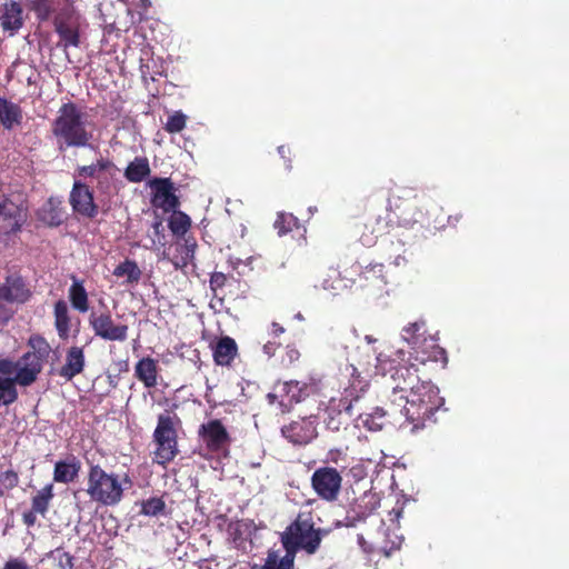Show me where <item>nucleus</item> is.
Returning a JSON list of instances; mask_svg holds the SVG:
<instances>
[{
  "mask_svg": "<svg viewBox=\"0 0 569 569\" xmlns=\"http://www.w3.org/2000/svg\"><path fill=\"white\" fill-rule=\"evenodd\" d=\"M376 373L383 378L388 375L392 381L388 401L403 417L400 427L411 426V431L426 427L433 415L443 405L439 389L429 380H421L415 363L402 365L396 358L380 353L377 357Z\"/></svg>",
  "mask_w": 569,
  "mask_h": 569,
  "instance_id": "1",
  "label": "nucleus"
},
{
  "mask_svg": "<svg viewBox=\"0 0 569 569\" xmlns=\"http://www.w3.org/2000/svg\"><path fill=\"white\" fill-rule=\"evenodd\" d=\"M327 533V529L316 527L312 511H300L280 536L284 556L279 559L276 551H269L260 569H295L297 552L303 550L315 555Z\"/></svg>",
  "mask_w": 569,
  "mask_h": 569,
  "instance_id": "2",
  "label": "nucleus"
},
{
  "mask_svg": "<svg viewBox=\"0 0 569 569\" xmlns=\"http://www.w3.org/2000/svg\"><path fill=\"white\" fill-rule=\"evenodd\" d=\"M51 133L60 152L70 148H89L93 141V130L86 113L72 101L62 103L58 109L51 122Z\"/></svg>",
  "mask_w": 569,
  "mask_h": 569,
  "instance_id": "3",
  "label": "nucleus"
},
{
  "mask_svg": "<svg viewBox=\"0 0 569 569\" xmlns=\"http://www.w3.org/2000/svg\"><path fill=\"white\" fill-rule=\"evenodd\" d=\"M31 351L21 357V365L12 379L0 380V407L10 406L18 400L17 385L29 387L38 379L43 362L48 359L51 347L48 341L39 335H33L28 340Z\"/></svg>",
  "mask_w": 569,
  "mask_h": 569,
  "instance_id": "4",
  "label": "nucleus"
},
{
  "mask_svg": "<svg viewBox=\"0 0 569 569\" xmlns=\"http://www.w3.org/2000/svg\"><path fill=\"white\" fill-rule=\"evenodd\" d=\"M87 489L86 492L92 502L102 507H114L119 505L126 489L132 486V480L127 473L119 476L114 472H107L99 463L87 460Z\"/></svg>",
  "mask_w": 569,
  "mask_h": 569,
  "instance_id": "5",
  "label": "nucleus"
},
{
  "mask_svg": "<svg viewBox=\"0 0 569 569\" xmlns=\"http://www.w3.org/2000/svg\"><path fill=\"white\" fill-rule=\"evenodd\" d=\"M389 210L395 216L399 228H412L428 220L430 201L425 194L411 188H402L389 199Z\"/></svg>",
  "mask_w": 569,
  "mask_h": 569,
  "instance_id": "6",
  "label": "nucleus"
},
{
  "mask_svg": "<svg viewBox=\"0 0 569 569\" xmlns=\"http://www.w3.org/2000/svg\"><path fill=\"white\" fill-rule=\"evenodd\" d=\"M368 382L362 380L360 376L352 375V381L348 388L345 389L340 398H331L329 406L326 410L327 418L325 419L326 426L332 431H339L346 421L342 419V413L352 417L355 408L360 402L362 393L366 392Z\"/></svg>",
  "mask_w": 569,
  "mask_h": 569,
  "instance_id": "7",
  "label": "nucleus"
},
{
  "mask_svg": "<svg viewBox=\"0 0 569 569\" xmlns=\"http://www.w3.org/2000/svg\"><path fill=\"white\" fill-rule=\"evenodd\" d=\"M80 178H92L96 181V191L103 199H111L118 194L120 182L117 178L118 168L108 158L100 157L91 164L80 166L76 170Z\"/></svg>",
  "mask_w": 569,
  "mask_h": 569,
  "instance_id": "8",
  "label": "nucleus"
},
{
  "mask_svg": "<svg viewBox=\"0 0 569 569\" xmlns=\"http://www.w3.org/2000/svg\"><path fill=\"white\" fill-rule=\"evenodd\" d=\"M54 31L59 37L57 47L68 56L70 47L78 48L81 43L80 14L72 4L61 8L52 18Z\"/></svg>",
  "mask_w": 569,
  "mask_h": 569,
  "instance_id": "9",
  "label": "nucleus"
},
{
  "mask_svg": "<svg viewBox=\"0 0 569 569\" xmlns=\"http://www.w3.org/2000/svg\"><path fill=\"white\" fill-rule=\"evenodd\" d=\"M342 480V475L337 468L322 466L311 475L310 485L320 500L335 502L340 496Z\"/></svg>",
  "mask_w": 569,
  "mask_h": 569,
  "instance_id": "10",
  "label": "nucleus"
},
{
  "mask_svg": "<svg viewBox=\"0 0 569 569\" xmlns=\"http://www.w3.org/2000/svg\"><path fill=\"white\" fill-rule=\"evenodd\" d=\"M198 437L210 453L228 456L232 438L220 419H211L200 425Z\"/></svg>",
  "mask_w": 569,
  "mask_h": 569,
  "instance_id": "11",
  "label": "nucleus"
},
{
  "mask_svg": "<svg viewBox=\"0 0 569 569\" xmlns=\"http://www.w3.org/2000/svg\"><path fill=\"white\" fill-rule=\"evenodd\" d=\"M89 325L94 335L107 341H126L129 327L116 323L109 310L103 312L92 311L89 316Z\"/></svg>",
  "mask_w": 569,
  "mask_h": 569,
  "instance_id": "12",
  "label": "nucleus"
},
{
  "mask_svg": "<svg viewBox=\"0 0 569 569\" xmlns=\"http://www.w3.org/2000/svg\"><path fill=\"white\" fill-rule=\"evenodd\" d=\"M310 386L306 382L290 380L283 382L278 392L267 395L270 405H273L279 398V405L282 411L289 410L295 403L302 401L309 396Z\"/></svg>",
  "mask_w": 569,
  "mask_h": 569,
  "instance_id": "13",
  "label": "nucleus"
},
{
  "mask_svg": "<svg viewBox=\"0 0 569 569\" xmlns=\"http://www.w3.org/2000/svg\"><path fill=\"white\" fill-rule=\"evenodd\" d=\"M69 202L72 210L80 216L92 219L98 214V206L94 202L93 190L80 180H74L70 191Z\"/></svg>",
  "mask_w": 569,
  "mask_h": 569,
  "instance_id": "14",
  "label": "nucleus"
},
{
  "mask_svg": "<svg viewBox=\"0 0 569 569\" xmlns=\"http://www.w3.org/2000/svg\"><path fill=\"white\" fill-rule=\"evenodd\" d=\"M281 433L293 445H308L318 435L317 420L312 416L293 420L281 428Z\"/></svg>",
  "mask_w": 569,
  "mask_h": 569,
  "instance_id": "15",
  "label": "nucleus"
},
{
  "mask_svg": "<svg viewBox=\"0 0 569 569\" xmlns=\"http://www.w3.org/2000/svg\"><path fill=\"white\" fill-rule=\"evenodd\" d=\"M152 189L151 203L156 208H161L164 212L176 210L179 204V198L174 194V187L170 178H154L150 181Z\"/></svg>",
  "mask_w": 569,
  "mask_h": 569,
  "instance_id": "16",
  "label": "nucleus"
},
{
  "mask_svg": "<svg viewBox=\"0 0 569 569\" xmlns=\"http://www.w3.org/2000/svg\"><path fill=\"white\" fill-rule=\"evenodd\" d=\"M0 295L6 302L24 303L31 298L32 291L22 276L11 273L6 277L3 283H0Z\"/></svg>",
  "mask_w": 569,
  "mask_h": 569,
  "instance_id": "17",
  "label": "nucleus"
},
{
  "mask_svg": "<svg viewBox=\"0 0 569 569\" xmlns=\"http://www.w3.org/2000/svg\"><path fill=\"white\" fill-rule=\"evenodd\" d=\"M53 497L54 492L52 483H48L38 490L31 498V508L22 513V522L30 528L36 525L37 515L46 517Z\"/></svg>",
  "mask_w": 569,
  "mask_h": 569,
  "instance_id": "18",
  "label": "nucleus"
},
{
  "mask_svg": "<svg viewBox=\"0 0 569 569\" xmlns=\"http://www.w3.org/2000/svg\"><path fill=\"white\" fill-rule=\"evenodd\" d=\"M24 24L23 7L19 1L6 0L0 6V27L3 32L14 36Z\"/></svg>",
  "mask_w": 569,
  "mask_h": 569,
  "instance_id": "19",
  "label": "nucleus"
},
{
  "mask_svg": "<svg viewBox=\"0 0 569 569\" xmlns=\"http://www.w3.org/2000/svg\"><path fill=\"white\" fill-rule=\"evenodd\" d=\"M386 211L387 213L385 217H371L365 223V230L368 231V233L363 232V234L361 236V240L365 244H370L377 238L385 234H390L392 231L399 228L397 226L395 216L389 210V207L387 208Z\"/></svg>",
  "mask_w": 569,
  "mask_h": 569,
  "instance_id": "20",
  "label": "nucleus"
},
{
  "mask_svg": "<svg viewBox=\"0 0 569 569\" xmlns=\"http://www.w3.org/2000/svg\"><path fill=\"white\" fill-rule=\"evenodd\" d=\"M413 358L417 362L425 365L428 361L441 362L443 366L448 362L446 350L439 346L435 336H426L419 343L412 348Z\"/></svg>",
  "mask_w": 569,
  "mask_h": 569,
  "instance_id": "21",
  "label": "nucleus"
},
{
  "mask_svg": "<svg viewBox=\"0 0 569 569\" xmlns=\"http://www.w3.org/2000/svg\"><path fill=\"white\" fill-rule=\"evenodd\" d=\"M24 220L20 206L4 197L0 201V234H10L18 231Z\"/></svg>",
  "mask_w": 569,
  "mask_h": 569,
  "instance_id": "22",
  "label": "nucleus"
},
{
  "mask_svg": "<svg viewBox=\"0 0 569 569\" xmlns=\"http://www.w3.org/2000/svg\"><path fill=\"white\" fill-rule=\"evenodd\" d=\"M397 410L389 403V409L376 407L371 412L359 413L356 418L358 426H362L369 431H380L392 418L397 420Z\"/></svg>",
  "mask_w": 569,
  "mask_h": 569,
  "instance_id": "23",
  "label": "nucleus"
},
{
  "mask_svg": "<svg viewBox=\"0 0 569 569\" xmlns=\"http://www.w3.org/2000/svg\"><path fill=\"white\" fill-rule=\"evenodd\" d=\"M180 425L181 420L177 413L164 410V412L158 415L157 426L153 430L152 439L178 442V429Z\"/></svg>",
  "mask_w": 569,
  "mask_h": 569,
  "instance_id": "24",
  "label": "nucleus"
},
{
  "mask_svg": "<svg viewBox=\"0 0 569 569\" xmlns=\"http://www.w3.org/2000/svg\"><path fill=\"white\" fill-rule=\"evenodd\" d=\"M86 367L84 348L72 346L66 352V361L58 370V376L66 381H71L82 373Z\"/></svg>",
  "mask_w": 569,
  "mask_h": 569,
  "instance_id": "25",
  "label": "nucleus"
},
{
  "mask_svg": "<svg viewBox=\"0 0 569 569\" xmlns=\"http://www.w3.org/2000/svg\"><path fill=\"white\" fill-rule=\"evenodd\" d=\"M38 219L48 227H59L64 222L66 211L62 201L50 197L39 209Z\"/></svg>",
  "mask_w": 569,
  "mask_h": 569,
  "instance_id": "26",
  "label": "nucleus"
},
{
  "mask_svg": "<svg viewBox=\"0 0 569 569\" xmlns=\"http://www.w3.org/2000/svg\"><path fill=\"white\" fill-rule=\"evenodd\" d=\"M211 348L214 363L221 367H229L238 355V345L229 336L220 337Z\"/></svg>",
  "mask_w": 569,
  "mask_h": 569,
  "instance_id": "27",
  "label": "nucleus"
},
{
  "mask_svg": "<svg viewBox=\"0 0 569 569\" xmlns=\"http://www.w3.org/2000/svg\"><path fill=\"white\" fill-rule=\"evenodd\" d=\"M158 361L150 356L142 357L134 366V377L148 389L158 385Z\"/></svg>",
  "mask_w": 569,
  "mask_h": 569,
  "instance_id": "28",
  "label": "nucleus"
},
{
  "mask_svg": "<svg viewBox=\"0 0 569 569\" xmlns=\"http://www.w3.org/2000/svg\"><path fill=\"white\" fill-rule=\"evenodd\" d=\"M81 470V461L73 455L66 460H59L54 465L53 480L59 483L73 482Z\"/></svg>",
  "mask_w": 569,
  "mask_h": 569,
  "instance_id": "29",
  "label": "nucleus"
},
{
  "mask_svg": "<svg viewBox=\"0 0 569 569\" xmlns=\"http://www.w3.org/2000/svg\"><path fill=\"white\" fill-rule=\"evenodd\" d=\"M154 443V450L151 452L152 463L167 468L179 455V445L173 441H164L160 439H152Z\"/></svg>",
  "mask_w": 569,
  "mask_h": 569,
  "instance_id": "30",
  "label": "nucleus"
},
{
  "mask_svg": "<svg viewBox=\"0 0 569 569\" xmlns=\"http://www.w3.org/2000/svg\"><path fill=\"white\" fill-rule=\"evenodd\" d=\"M380 505L379 499L373 493H365L359 502H357L352 509L348 512L347 520L351 521L355 526L357 521L366 520L373 511L378 509Z\"/></svg>",
  "mask_w": 569,
  "mask_h": 569,
  "instance_id": "31",
  "label": "nucleus"
},
{
  "mask_svg": "<svg viewBox=\"0 0 569 569\" xmlns=\"http://www.w3.org/2000/svg\"><path fill=\"white\" fill-rule=\"evenodd\" d=\"M54 327L60 339L66 340L70 336L71 319L69 308L64 300L60 299L53 308Z\"/></svg>",
  "mask_w": 569,
  "mask_h": 569,
  "instance_id": "32",
  "label": "nucleus"
},
{
  "mask_svg": "<svg viewBox=\"0 0 569 569\" xmlns=\"http://www.w3.org/2000/svg\"><path fill=\"white\" fill-rule=\"evenodd\" d=\"M150 173L149 160L146 157H136L124 169V178L132 183L142 182Z\"/></svg>",
  "mask_w": 569,
  "mask_h": 569,
  "instance_id": "33",
  "label": "nucleus"
},
{
  "mask_svg": "<svg viewBox=\"0 0 569 569\" xmlns=\"http://www.w3.org/2000/svg\"><path fill=\"white\" fill-rule=\"evenodd\" d=\"M21 120V108L6 98H0V123L11 130L16 124H20Z\"/></svg>",
  "mask_w": 569,
  "mask_h": 569,
  "instance_id": "34",
  "label": "nucleus"
},
{
  "mask_svg": "<svg viewBox=\"0 0 569 569\" xmlns=\"http://www.w3.org/2000/svg\"><path fill=\"white\" fill-rule=\"evenodd\" d=\"M113 276L117 278L126 277L127 283L134 284L140 281L142 271L134 260L126 259L113 269Z\"/></svg>",
  "mask_w": 569,
  "mask_h": 569,
  "instance_id": "35",
  "label": "nucleus"
},
{
  "mask_svg": "<svg viewBox=\"0 0 569 569\" xmlns=\"http://www.w3.org/2000/svg\"><path fill=\"white\" fill-rule=\"evenodd\" d=\"M69 300L73 309L81 313L89 310V299L82 282L74 280L69 288Z\"/></svg>",
  "mask_w": 569,
  "mask_h": 569,
  "instance_id": "36",
  "label": "nucleus"
},
{
  "mask_svg": "<svg viewBox=\"0 0 569 569\" xmlns=\"http://www.w3.org/2000/svg\"><path fill=\"white\" fill-rule=\"evenodd\" d=\"M273 227L279 236H284L292 231L305 230L300 220L292 213L288 212H279Z\"/></svg>",
  "mask_w": 569,
  "mask_h": 569,
  "instance_id": "37",
  "label": "nucleus"
},
{
  "mask_svg": "<svg viewBox=\"0 0 569 569\" xmlns=\"http://www.w3.org/2000/svg\"><path fill=\"white\" fill-rule=\"evenodd\" d=\"M401 337L411 348L416 347L426 337V322L421 320L409 323L403 327Z\"/></svg>",
  "mask_w": 569,
  "mask_h": 569,
  "instance_id": "38",
  "label": "nucleus"
},
{
  "mask_svg": "<svg viewBox=\"0 0 569 569\" xmlns=\"http://www.w3.org/2000/svg\"><path fill=\"white\" fill-rule=\"evenodd\" d=\"M29 8L39 22H46L57 13L53 0H29Z\"/></svg>",
  "mask_w": 569,
  "mask_h": 569,
  "instance_id": "39",
  "label": "nucleus"
},
{
  "mask_svg": "<svg viewBox=\"0 0 569 569\" xmlns=\"http://www.w3.org/2000/svg\"><path fill=\"white\" fill-rule=\"evenodd\" d=\"M405 242L401 239H397V241H390V247H386L383 250V256L390 264L399 267L407 262L405 258Z\"/></svg>",
  "mask_w": 569,
  "mask_h": 569,
  "instance_id": "40",
  "label": "nucleus"
},
{
  "mask_svg": "<svg viewBox=\"0 0 569 569\" xmlns=\"http://www.w3.org/2000/svg\"><path fill=\"white\" fill-rule=\"evenodd\" d=\"M172 211L173 213L169 219V228L173 234L183 236L191 227V220L189 216L182 211Z\"/></svg>",
  "mask_w": 569,
  "mask_h": 569,
  "instance_id": "41",
  "label": "nucleus"
},
{
  "mask_svg": "<svg viewBox=\"0 0 569 569\" xmlns=\"http://www.w3.org/2000/svg\"><path fill=\"white\" fill-rule=\"evenodd\" d=\"M166 502L161 497H151L141 502L140 513L157 517L164 513Z\"/></svg>",
  "mask_w": 569,
  "mask_h": 569,
  "instance_id": "42",
  "label": "nucleus"
},
{
  "mask_svg": "<svg viewBox=\"0 0 569 569\" xmlns=\"http://www.w3.org/2000/svg\"><path fill=\"white\" fill-rule=\"evenodd\" d=\"M187 116L182 111H176L168 117L164 124V130L168 133H179L186 128Z\"/></svg>",
  "mask_w": 569,
  "mask_h": 569,
  "instance_id": "43",
  "label": "nucleus"
},
{
  "mask_svg": "<svg viewBox=\"0 0 569 569\" xmlns=\"http://www.w3.org/2000/svg\"><path fill=\"white\" fill-rule=\"evenodd\" d=\"M19 485L18 473L10 469L0 473V497L14 489Z\"/></svg>",
  "mask_w": 569,
  "mask_h": 569,
  "instance_id": "44",
  "label": "nucleus"
},
{
  "mask_svg": "<svg viewBox=\"0 0 569 569\" xmlns=\"http://www.w3.org/2000/svg\"><path fill=\"white\" fill-rule=\"evenodd\" d=\"M50 557L57 561L59 569H73V557L62 548L52 550Z\"/></svg>",
  "mask_w": 569,
  "mask_h": 569,
  "instance_id": "45",
  "label": "nucleus"
},
{
  "mask_svg": "<svg viewBox=\"0 0 569 569\" xmlns=\"http://www.w3.org/2000/svg\"><path fill=\"white\" fill-rule=\"evenodd\" d=\"M20 365L21 359L19 361H13L9 358L0 359V380L12 379V375L17 373Z\"/></svg>",
  "mask_w": 569,
  "mask_h": 569,
  "instance_id": "46",
  "label": "nucleus"
},
{
  "mask_svg": "<svg viewBox=\"0 0 569 569\" xmlns=\"http://www.w3.org/2000/svg\"><path fill=\"white\" fill-rule=\"evenodd\" d=\"M152 233L150 234L152 246H164L166 236L163 222L160 218H157L151 224Z\"/></svg>",
  "mask_w": 569,
  "mask_h": 569,
  "instance_id": "47",
  "label": "nucleus"
},
{
  "mask_svg": "<svg viewBox=\"0 0 569 569\" xmlns=\"http://www.w3.org/2000/svg\"><path fill=\"white\" fill-rule=\"evenodd\" d=\"M228 281V277L223 272H213L210 276L209 284L214 297L219 296V291L223 289Z\"/></svg>",
  "mask_w": 569,
  "mask_h": 569,
  "instance_id": "48",
  "label": "nucleus"
},
{
  "mask_svg": "<svg viewBox=\"0 0 569 569\" xmlns=\"http://www.w3.org/2000/svg\"><path fill=\"white\" fill-rule=\"evenodd\" d=\"M362 276L366 280H370L372 278L380 279L382 283H386L385 274H383V264L382 263H373L369 264L362 271Z\"/></svg>",
  "mask_w": 569,
  "mask_h": 569,
  "instance_id": "49",
  "label": "nucleus"
},
{
  "mask_svg": "<svg viewBox=\"0 0 569 569\" xmlns=\"http://www.w3.org/2000/svg\"><path fill=\"white\" fill-rule=\"evenodd\" d=\"M284 352H286V357L287 359H282V363L286 365V366H289L291 363H293L295 361H297L300 357V352L298 351V349L293 346H287L284 348Z\"/></svg>",
  "mask_w": 569,
  "mask_h": 569,
  "instance_id": "50",
  "label": "nucleus"
},
{
  "mask_svg": "<svg viewBox=\"0 0 569 569\" xmlns=\"http://www.w3.org/2000/svg\"><path fill=\"white\" fill-rule=\"evenodd\" d=\"M2 569H29L27 562L19 558L9 559Z\"/></svg>",
  "mask_w": 569,
  "mask_h": 569,
  "instance_id": "51",
  "label": "nucleus"
},
{
  "mask_svg": "<svg viewBox=\"0 0 569 569\" xmlns=\"http://www.w3.org/2000/svg\"><path fill=\"white\" fill-rule=\"evenodd\" d=\"M6 300L0 295V322H7L12 317V311L6 307Z\"/></svg>",
  "mask_w": 569,
  "mask_h": 569,
  "instance_id": "52",
  "label": "nucleus"
},
{
  "mask_svg": "<svg viewBox=\"0 0 569 569\" xmlns=\"http://www.w3.org/2000/svg\"><path fill=\"white\" fill-rule=\"evenodd\" d=\"M280 347L279 343L274 342V341H268L267 343H264L263 346V351L266 355H268L269 357L273 356L276 353V350Z\"/></svg>",
  "mask_w": 569,
  "mask_h": 569,
  "instance_id": "53",
  "label": "nucleus"
},
{
  "mask_svg": "<svg viewBox=\"0 0 569 569\" xmlns=\"http://www.w3.org/2000/svg\"><path fill=\"white\" fill-rule=\"evenodd\" d=\"M283 332H284V328L280 323H278V322H272L271 323V335L274 338L279 337Z\"/></svg>",
  "mask_w": 569,
  "mask_h": 569,
  "instance_id": "54",
  "label": "nucleus"
},
{
  "mask_svg": "<svg viewBox=\"0 0 569 569\" xmlns=\"http://www.w3.org/2000/svg\"><path fill=\"white\" fill-rule=\"evenodd\" d=\"M194 247H196V244H192V246L186 244L184 246L183 249L186 251V257L183 258L182 266H187L188 259L193 257Z\"/></svg>",
  "mask_w": 569,
  "mask_h": 569,
  "instance_id": "55",
  "label": "nucleus"
},
{
  "mask_svg": "<svg viewBox=\"0 0 569 569\" xmlns=\"http://www.w3.org/2000/svg\"><path fill=\"white\" fill-rule=\"evenodd\" d=\"M339 455H340L339 450H330L328 453V460L333 463H337Z\"/></svg>",
  "mask_w": 569,
  "mask_h": 569,
  "instance_id": "56",
  "label": "nucleus"
},
{
  "mask_svg": "<svg viewBox=\"0 0 569 569\" xmlns=\"http://www.w3.org/2000/svg\"><path fill=\"white\" fill-rule=\"evenodd\" d=\"M278 152H279V154H280L282 158H286V157H287V154H289V153H290V148H289V147H286V146H280V147L278 148Z\"/></svg>",
  "mask_w": 569,
  "mask_h": 569,
  "instance_id": "57",
  "label": "nucleus"
},
{
  "mask_svg": "<svg viewBox=\"0 0 569 569\" xmlns=\"http://www.w3.org/2000/svg\"><path fill=\"white\" fill-rule=\"evenodd\" d=\"M141 2L144 9H147L151 4L150 0H141Z\"/></svg>",
  "mask_w": 569,
  "mask_h": 569,
  "instance_id": "58",
  "label": "nucleus"
},
{
  "mask_svg": "<svg viewBox=\"0 0 569 569\" xmlns=\"http://www.w3.org/2000/svg\"><path fill=\"white\" fill-rule=\"evenodd\" d=\"M323 288H325V289H329V288L335 289V287H333V286H329V284H328V281H327V280L323 282Z\"/></svg>",
  "mask_w": 569,
  "mask_h": 569,
  "instance_id": "59",
  "label": "nucleus"
}]
</instances>
